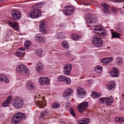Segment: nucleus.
<instances>
[{"label": "nucleus", "mask_w": 124, "mask_h": 124, "mask_svg": "<svg viewBox=\"0 0 124 124\" xmlns=\"http://www.w3.org/2000/svg\"><path fill=\"white\" fill-rule=\"evenodd\" d=\"M92 43L94 46L97 47H100L103 46V41L101 38L95 35L93 37Z\"/></svg>", "instance_id": "f257e3e1"}, {"label": "nucleus", "mask_w": 124, "mask_h": 124, "mask_svg": "<svg viewBox=\"0 0 124 124\" xmlns=\"http://www.w3.org/2000/svg\"><path fill=\"white\" fill-rule=\"evenodd\" d=\"M24 102L22 99L21 98L17 97L15 101L12 102V104L16 109L21 108L24 104Z\"/></svg>", "instance_id": "f03ea898"}, {"label": "nucleus", "mask_w": 124, "mask_h": 124, "mask_svg": "<svg viewBox=\"0 0 124 124\" xmlns=\"http://www.w3.org/2000/svg\"><path fill=\"white\" fill-rule=\"evenodd\" d=\"M41 15V12L39 9H35L31 11L28 15L29 17L32 18H36L37 17L40 16Z\"/></svg>", "instance_id": "7ed1b4c3"}, {"label": "nucleus", "mask_w": 124, "mask_h": 124, "mask_svg": "<svg viewBox=\"0 0 124 124\" xmlns=\"http://www.w3.org/2000/svg\"><path fill=\"white\" fill-rule=\"evenodd\" d=\"M17 71L19 72H23L25 75H28L29 74V71L26 66L23 64H21L18 65L16 67Z\"/></svg>", "instance_id": "20e7f679"}, {"label": "nucleus", "mask_w": 124, "mask_h": 124, "mask_svg": "<svg viewBox=\"0 0 124 124\" xmlns=\"http://www.w3.org/2000/svg\"><path fill=\"white\" fill-rule=\"evenodd\" d=\"M63 11L65 15L69 16L72 14L74 12L75 10L73 7L70 5H68L64 7Z\"/></svg>", "instance_id": "39448f33"}, {"label": "nucleus", "mask_w": 124, "mask_h": 124, "mask_svg": "<svg viewBox=\"0 0 124 124\" xmlns=\"http://www.w3.org/2000/svg\"><path fill=\"white\" fill-rule=\"evenodd\" d=\"M76 91L77 95L79 97L83 98L86 94V92L83 88L80 86L77 88Z\"/></svg>", "instance_id": "423d86ee"}, {"label": "nucleus", "mask_w": 124, "mask_h": 124, "mask_svg": "<svg viewBox=\"0 0 124 124\" xmlns=\"http://www.w3.org/2000/svg\"><path fill=\"white\" fill-rule=\"evenodd\" d=\"M72 68V65L70 64L65 65L63 68V72L64 74L67 76L70 75Z\"/></svg>", "instance_id": "0eeeda50"}, {"label": "nucleus", "mask_w": 124, "mask_h": 124, "mask_svg": "<svg viewBox=\"0 0 124 124\" xmlns=\"http://www.w3.org/2000/svg\"><path fill=\"white\" fill-rule=\"evenodd\" d=\"M11 15L13 19L15 20H18L21 17L20 12L18 11L15 10L11 13Z\"/></svg>", "instance_id": "6e6552de"}, {"label": "nucleus", "mask_w": 124, "mask_h": 124, "mask_svg": "<svg viewBox=\"0 0 124 124\" xmlns=\"http://www.w3.org/2000/svg\"><path fill=\"white\" fill-rule=\"evenodd\" d=\"M73 91L72 89L68 88L63 93V96L64 98L67 99L69 98L72 93Z\"/></svg>", "instance_id": "1a4fd4ad"}, {"label": "nucleus", "mask_w": 124, "mask_h": 124, "mask_svg": "<svg viewBox=\"0 0 124 124\" xmlns=\"http://www.w3.org/2000/svg\"><path fill=\"white\" fill-rule=\"evenodd\" d=\"M88 106V102H82L81 104H79L78 106V109L79 111L81 112L85 109Z\"/></svg>", "instance_id": "9d476101"}, {"label": "nucleus", "mask_w": 124, "mask_h": 124, "mask_svg": "<svg viewBox=\"0 0 124 124\" xmlns=\"http://www.w3.org/2000/svg\"><path fill=\"white\" fill-rule=\"evenodd\" d=\"M39 82L41 84L48 85L49 83L50 80L48 78H43L40 77L39 79Z\"/></svg>", "instance_id": "9b49d317"}, {"label": "nucleus", "mask_w": 124, "mask_h": 124, "mask_svg": "<svg viewBox=\"0 0 124 124\" xmlns=\"http://www.w3.org/2000/svg\"><path fill=\"white\" fill-rule=\"evenodd\" d=\"M49 116V114L48 111H43L41 112L40 118L41 119H45L46 118H48Z\"/></svg>", "instance_id": "f8f14e48"}, {"label": "nucleus", "mask_w": 124, "mask_h": 124, "mask_svg": "<svg viewBox=\"0 0 124 124\" xmlns=\"http://www.w3.org/2000/svg\"><path fill=\"white\" fill-rule=\"evenodd\" d=\"M12 97L11 96H9L6 100L2 103V106L3 107H7L10 103Z\"/></svg>", "instance_id": "ddd939ff"}, {"label": "nucleus", "mask_w": 124, "mask_h": 124, "mask_svg": "<svg viewBox=\"0 0 124 124\" xmlns=\"http://www.w3.org/2000/svg\"><path fill=\"white\" fill-rule=\"evenodd\" d=\"M113 60V57H110L109 58H104L103 59H101V63H103L105 64H107L111 62Z\"/></svg>", "instance_id": "4468645a"}, {"label": "nucleus", "mask_w": 124, "mask_h": 124, "mask_svg": "<svg viewBox=\"0 0 124 124\" xmlns=\"http://www.w3.org/2000/svg\"><path fill=\"white\" fill-rule=\"evenodd\" d=\"M119 72L118 70L116 68H114L111 72V76L113 77H118V74Z\"/></svg>", "instance_id": "2eb2a0df"}, {"label": "nucleus", "mask_w": 124, "mask_h": 124, "mask_svg": "<svg viewBox=\"0 0 124 124\" xmlns=\"http://www.w3.org/2000/svg\"><path fill=\"white\" fill-rule=\"evenodd\" d=\"M21 121L16 113L13 116L11 120L12 122L16 124L19 123Z\"/></svg>", "instance_id": "dca6fc26"}, {"label": "nucleus", "mask_w": 124, "mask_h": 124, "mask_svg": "<svg viewBox=\"0 0 124 124\" xmlns=\"http://www.w3.org/2000/svg\"><path fill=\"white\" fill-rule=\"evenodd\" d=\"M86 17H87V22L88 23H91L95 22V20L93 16H91V15L87 14L86 15Z\"/></svg>", "instance_id": "f3484780"}, {"label": "nucleus", "mask_w": 124, "mask_h": 124, "mask_svg": "<svg viewBox=\"0 0 124 124\" xmlns=\"http://www.w3.org/2000/svg\"><path fill=\"white\" fill-rule=\"evenodd\" d=\"M9 25L15 31H18V24L16 22H9L8 23Z\"/></svg>", "instance_id": "a211bd4d"}, {"label": "nucleus", "mask_w": 124, "mask_h": 124, "mask_svg": "<svg viewBox=\"0 0 124 124\" xmlns=\"http://www.w3.org/2000/svg\"><path fill=\"white\" fill-rule=\"evenodd\" d=\"M101 5L104 7V8L102 9L103 13L104 14L108 13L109 14L110 12L108 9L109 7L106 4L102 3L101 4Z\"/></svg>", "instance_id": "6ab92c4d"}, {"label": "nucleus", "mask_w": 124, "mask_h": 124, "mask_svg": "<svg viewBox=\"0 0 124 124\" xmlns=\"http://www.w3.org/2000/svg\"><path fill=\"white\" fill-rule=\"evenodd\" d=\"M35 40L41 42H44L45 41V38L41 35L37 36L35 38Z\"/></svg>", "instance_id": "aec40b11"}, {"label": "nucleus", "mask_w": 124, "mask_h": 124, "mask_svg": "<svg viewBox=\"0 0 124 124\" xmlns=\"http://www.w3.org/2000/svg\"><path fill=\"white\" fill-rule=\"evenodd\" d=\"M0 81H3L7 83H9V80L5 75L3 74L0 75Z\"/></svg>", "instance_id": "412c9836"}, {"label": "nucleus", "mask_w": 124, "mask_h": 124, "mask_svg": "<svg viewBox=\"0 0 124 124\" xmlns=\"http://www.w3.org/2000/svg\"><path fill=\"white\" fill-rule=\"evenodd\" d=\"M90 122V120L88 118L82 119L79 122V124H87Z\"/></svg>", "instance_id": "4be33fe9"}, {"label": "nucleus", "mask_w": 124, "mask_h": 124, "mask_svg": "<svg viewBox=\"0 0 124 124\" xmlns=\"http://www.w3.org/2000/svg\"><path fill=\"white\" fill-rule=\"evenodd\" d=\"M27 87L28 89L29 90H31L34 88V86L33 83L31 81H29L27 83Z\"/></svg>", "instance_id": "5701e85b"}, {"label": "nucleus", "mask_w": 124, "mask_h": 124, "mask_svg": "<svg viewBox=\"0 0 124 124\" xmlns=\"http://www.w3.org/2000/svg\"><path fill=\"white\" fill-rule=\"evenodd\" d=\"M116 86V84L115 82L113 81H112L109 83L108 88L109 90H111L115 87Z\"/></svg>", "instance_id": "b1692460"}, {"label": "nucleus", "mask_w": 124, "mask_h": 124, "mask_svg": "<svg viewBox=\"0 0 124 124\" xmlns=\"http://www.w3.org/2000/svg\"><path fill=\"white\" fill-rule=\"evenodd\" d=\"M16 113L21 121L22 120L25 119L26 118L25 115L23 113L18 112Z\"/></svg>", "instance_id": "393cba45"}, {"label": "nucleus", "mask_w": 124, "mask_h": 124, "mask_svg": "<svg viewBox=\"0 0 124 124\" xmlns=\"http://www.w3.org/2000/svg\"><path fill=\"white\" fill-rule=\"evenodd\" d=\"M43 67V65L42 63H38L36 66V70L38 71H39L42 69Z\"/></svg>", "instance_id": "a878e982"}, {"label": "nucleus", "mask_w": 124, "mask_h": 124, "mask_svg": "<svg viewBox=\"0 0 124 124\" xmlns=\"http://www.w3.org/2000/svg\"><path fill=\"white\" fill-rule=\"evenodd\" d=\"M105 103L108 105H110L113 101V99L109 97H106Z\"/></svg>", "instance_id": "bb28decb"}, {"label": "nucleus", "mask_w": 124, "mask_h": 124, "mask_svg": "<svg viewBox=\"0 0 124 124\" xmlns=\"http://www.w3.org/2000/svg\"><path fill=\"white\" fill-rule=\"evenodd\" d=\"M101 96L100 93L96 92H93L92 94V97L94 99L99 98Z\"/></svg>", "instance_id": "cd10ccee"}, {"label": "nucleus", "mask_w": 124, "mask_h": 124, "mask_svg": "<svg viewBox=\"0 0 124 124\" xmlns=\"http://www.w3.org/2000/svg\"><path fill=\"white\" fill-rule=\"evenodd\" d=\"M24 52H22L20 50H18L16 52V55L18 57L23 56L24 55Z\"/></svg>", "instance_id": "c85d7f7f"}, {"label": "nucleus", "mask_w": 124, "mask_h": 124, "mask_svg": "<svg viewBox=\"0 0 124 124\" xmlns=\"http://www.w3.org/2000/svg\"><path fill=\"white\" fill-rule=\"evenodd\" d=\"M71 38L73 40H77L79 39V37L78 35L76 34H72L71 35Z\"/></svg>", "instance_id": "c756f323"}, {"label": "nucleus", "mask_w": 124, "mask_h": 124, "mask_svg": "<svg viewBox=\"0 0 124 124\" xmlns=\"http://www.w3.org/2000/svg\"><path fill=\"white\" fill-rule=\"evenodd\" d=\"M115 120L118 122L122 123L124 122V118L121 117H116Z\"/></svg>", "instance_id": "7c9ffc66"}, {"label": "nucleus", "mask_w": 124, "mask_h": 124, "mask_svg": "<svg viewBox=\"0 0 124 124\" xmlns=\"http://www.w3.org/2000/svg\"><path fill=\"white\" fill-rule=\"evenodd\" d=\"M116 62L117 64L120 65L123 63V60L120 57H118L116 59Z\"/></svg>", "instance_id": "2f4dec72"}, {"label": "nucleus", "mask_w": 124, "mask_h": 124, "mask_svg": "<svg viewBox=\"0 0 124 124\" xmlns=\"http://www.w3.org/2000/svg\"><path fill=\"white\" fill-rule=\"evenodd\" d=\"M60 106V105L59 103L56 102H54L51 106L52 108H59Z\"/></svg>", "instance_id": "473e14b6"}, {"label": "nucleus", "mask_w": 124, "mask_h": 124, "mask_svg": "<svg viewBox=\"0 0 124 124\" xmlns=\"http://www.w3.org/2000/svg\"><path fill=\"white\" fill-rule=\"evenodd\" d=\"M31 42L30 41H26L24 43V46L26 49H28L29 46H31Z\"/></svg>", "instance_id": "72a5a7b5"}, {"label": "nucleus", "mask_w": 124, "mask_h": 124, "mask_svg": "<svg viewBox=\"0 0 124 124\" xmlns=\"http://www.w3.org/2000/svg\"><path fill=\"white\" fill-rule=\"evenodd\" d=\"M62 46L65 48H67L68 47V44L66 41H63L62 43Z\"/></svg>", "instance_id": "f704fd0d"}, {"label": "nucleus", "mask_w": 124, "mask_h": 124, "mask_svg": "<svg viewBox=\"0 0 124 124\" xmlns=\"http://www.w3.org/2000/svg\"><path fill=\"white\" fill-rule=\"evenodd\" d=\"M66 77L63 75H60L58 77V80L59 81H64Z\"/></svg>", "instance_id": "c9c22d12"}, {"label": "nucleus", "mask_w": 124, "mask_h": 124, "mask_svg": "<svg viewBox=\"0 0 124 124\" xmlns=\"http://www.w3.org/2000/svg\"><path fill=\"white\" fill-rule=\"evenodd\" d=\"M65 78L64 81L67 84H70L71 83V80L69 78L67 77H66Z\"/></svg>", "instance_id": "e433bc0d"}, {"label": "nucleus", "mask_w": 124, "mask_h": 124, "mask_svg": "<svg viewBox=\"0 0 124 124\" xmlns=\"http://www.w3.org/2000/svg\"><path fill=\"white\" fill-rule=\"evenodd\" d=\"M69 111L71 115L74 117L76 116V114L74 112V110L72 107L70 108Z\"/></svg>", "instance_id": "4c0bfd02"}, {"label": "nucleus", "mask_w": 124, "mask_h": 124, "mask_svg": "<svg viewBox=\"0 0 124 124\" xmlns=\"http://www.w3.org/2000/svg\"><path fill=\"white\" fill-rule=\"evenodd\" d=\"M112 34L113 38H118L119 37V34L116 32H112Z\"/></svg>", "instance_id": "58836bf2"}, {"label": "nucleus", "mask_w": 124, "mask_h": 124, "mask_svg": "<svg viewBox=\"0 0 124 124\" xmlns=\"http://www.w3.org/2000/svg\"><path fill=\"white\" fill-rule=\"evenodd\" d=\"M42 53V51L40 49L38 50L36 52V54L39 57L41 56Z\"/></svg>", "instance_id": "ea45409f"}, {"label": "nucleus", "mask_w": 124, "mask_h": 124, "mask_svg": "<svg viewBox=\"0 0 124 124\" xmlns=\"http://www.w3.org/2000/svg\"><path fill=\"white\" fill-rule=\"evenodd\" d=\"M39 29L40 31L42 32L43 33H46L47 32V30L45 29L44 28V27H39Z\"/></svg>", "instance_id": "a19ab883"}, {"label": "nucleus", "mask_w": 124, "mask_h": 124, "mask_svg": "<svg viewBox=\"0 0 124 124\" xmlns=\"http://www.w3.org/2000/svg\"><path fill=\"white\" fill-rule=\"evenodd\" d=\"M102 69V67L101 65H97L95 67V70L96 71L101 70Z\"/></svg>", "instance_id": "79ce46f5"}, {"label": "nucleus", "mask_w": 124, "mask_h": 124, "mask_svg": "<svg viewBox=\"0 0 124 124\" xmlns=\"http://www.w3.org/2000/svg\"><path fill=\"white\" fill-rule=\"evenodd\" d=\"M106 98L102 97L99 100L100 101V103H103L106 101Z\"/></svg>", "instance_id": "37998d69"}, {"label": "nucleus", "mask_w": 124, "mask_h": 124, "mask_svg": "<svg viewBox=\"0 0 124 124\" xmlns=\"http://www.w3.org/2000/svg\"><path fill=\"white\" fill-rule=\"evenodd\" d=\"M45 21H42L39 23V27H42L44 26L45 24Z\"/></svg>", "instance_id": "c03bdc74"}, {"label": "nucleus", "mask_w": 124, "mask_h": 124, "mask_svg": "<svg viewBox=\"0 0 124 124\" xmlns=\"http://www.w3.org/2000/svg\"><path fill=\"white\" fill-rule=\"evenodd\" d=\"M94 31H103V29L101 28L98 27L94 28Z\"/></svg>", "instance_id": "a18cd8bd"}, {"label": "nucleus", "mask_w": 124, "mask_h": 124, "mask_svg": "<svg viewBox=\"0 0 124 124\" xmlns=\"http://www.w3.org/2000/svg\"><path fill=\"white\" fill-rule=\"evenodd\" d=\"M123 0H111V1L116 2H120L123 1Z\"/></svg>", "instance_id": "49530a36"}, {"label": "nucleus", "mask_w": 124, "mask_h": 124, "mask_svg": "<svg viewBox=\"0 0 124 124\" xmlns=\"http://www.w3.org/2000/svg\"><path fill=\"white\" fill-rule=\"evenodd\" d=\"M62 36L61 35H59V36H57V38L58 39H62L65 38V37H62Z\"/></svg>", "instance_id": "de8ad7c7"}, {"label": "nucleus", "mask_w": 124, "mask_h": 124, "mask_svg": "<svg viewBox=\"0 0 124 124\" xmlns=\"http://www.w3.org/2000/svg\"><path fill=\"white\" fill-rule=\"evenodd\" d=\"M66 107L67 108L69 107L70 105V103L69 102H67L66 103Z\"/></svg>", "instance_id": "09e8293b"}, {"label": "nucleus", "mask_w": 124, "mask_h": 124, "mask_svg": "<svg viewBox=\"0 0 124 124\" xmlns=\"http://www.w3.org/2000/svg\"><path fill=\"white\" fill-rule=\"evenodd\" d=\"M105 34H106V33L104 32H101L100 36H104L105 35Z\"/></svg>", "instance_id": "8fccbe9b"}, {"label": "nucleus", "mask_w": 124, "mask_h": 124, "mask_svg": "<svg viewBox=\"0 0 124 124\" xmlns=\"http://www.w3.org/2000/svg\"><path fill=\"white\" fill-rule=\"evenodd\" d=\"M18 50H20L21 52L22 51L23 52L25 50L24 49L23 47H21L20 49H18Z\"/></svg>", "instance_id": "3c124183"}, {"label": "nucleus", "mask_w": 124, "mask_h": 124, "mask_svg": "<svg viewBox=\"0 0 124 124\" xmlns=\"http://www.w3.org/2000/svg\"><path fill=\"white\" fill-rule=\"evenodd\" d=\"M84 5L85 6H88L89 5H90L91 4L90 3H84Z\"/></svg>", "instance_id": "603ef678"}, {"label": "nucleus", "mask_w": 124, "mask_h": 124, "mask_svg": "<svg viewBox=\"0 0 124 124\" xmlns=\"http://www.w3.org/2000/svg\"><path fill=\"white\" fill-rule=\"evenodd\" d=\"M101 32H96V34L100 36Z\"/></svg>", "instance_id": "864d4df0"}, {"label": "nucleus", "mask_w": 124, "mask_h": 124, "mask_svg": "<svg viewBox=\"0 0 124 124\" xmlns=\"http://www.w3.org/2000/svg\"><path fill=\"white\" fill-rule=\"evenodd\" d=\"M88 83H89L90 82H92V80L91 79H90L88 80Z\"/></svg>", "instance_id": "5fc2aeb1"}, {"label": "nucleus", "mask_w": 124, "mask_h": 124, "mask_svg": "<svg viewBox=\"0 0 124 124\" xmlns=\"http://www.w3.org/2000/svg\"><path fill=\"white\" fill-rule=\"evenodd\" d=\"M61 124H65V123L63 122H61L60 123Z\"/></svg>", "instance_id": "6e6d98bb"}, {"label": "nucleus", "mask_w": 124, "mask_h": 124, "mask_svg": "<svg viewBox=\"0 0 124 124\" xmlns=\"http://www.w3.org/2000/svg\"><path fill=\"white\" fill-rule=\"evenodd\" d=\"M122 99L123 100H124V95L123 94L122 95Z\"/></svg>", "instance_id": "4d7b16f0"}, {"label": "nucleus", "mask_w": 124, "mask_h": 124, "mask_svg": "<svg viewBox=\"0 0 124 124\" xmlns=\"http://www.w3.org/2000/svg\"><path fill=\"white\" fill-rule=\"evenodd\" d=\"M4 0H0V2L3 1Z\"/></svg>", "instance_id": "13d9d810"}, {"label": "nucleus", "mask_w": 124, "mask_h": 124, "mask_svg": "<svg viewBox=\"0 0 124 124\" xmlns=\"http://www.w3.org/2000/svg\"><path fill=\"white\" fill-rule=\"evenodd\" d=\"M40 4L39 3H38L37 4V5H39Z\"/></svg>", "instance_id": "bf43d9fd"}, {"label": "nucleus", "mask_w": 124, "mask_h": 124, "mask_svg": "<svg viewBox=\"0 0 124 124\" xmlns=\"http://www.w3.org/2000/svg\"><path fill=\"white\" fill-rule=\"evenodd\" d=\"M44 98H45V97H43V99H44Z\"/></svg>", "instance_id": "052dcab7"}, {"label": "nucleus", "mask_w": 124, "mask_h": 124, "mask_svg": "<svg viewBox=\"0 0 124 124\" xmlns=\"http://www.w3.org/2000/svg\"><path fill=\"white\" fill-rule=\"evenodd\" d=\"M69 124H73V123H70Z\"/></svg>", "instance_id": "680f3d73"}, {"label": "nucleus", "mask_w": 124, "mask_h": 124, "mask_svg": "<svg viewBox=\"0 0 124 124\" xmlns=\"http://www.w3.org/2000/svg\"><path fill=\"white\" fill-rule=\"evenodd\" d=\"M39 96H40V95H39Z\"/></svg>", "instance_id": "e2e57ef3"}]
</instances>
